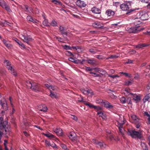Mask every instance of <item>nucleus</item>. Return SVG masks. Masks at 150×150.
<instances>
[{"mask_svg": "<svg viewBox=\"0 0 150 150\" xmlns=\"http://www.w3.org/2000/svg\"><path fill=\"white\" fill-rule=\"evenodd\" d=\"M52 2L56 4H61V3L59 1L57 0H52Z\"/></svg>", "mask_w": 150, "mask_h": 150, "instance_id": "09e8293b", "label": "nucleus"}, {"mask_svg": "<svg viewBox=\"0 0 150 150\" xmlns=\"http://www.w3.org/2000/svg\"><path fill=\"white\" fill-rule=\"evenodd\" d=\"M127 134L133 138L141 137V135L140 132L131 129H128Z\"/></svg>", "mask_w": 150, "mask_h": 150, "instance_id": "0eeeda50", "label": "nucleus"}, {"mask_svg": "<svg viewBox=\"0 0 150 150\" xmlns=\"http://www.w3.org/2000/svg\"><path fill=\"white\" fill-rule=\"evenodd\" d=\"M96 102L97 103L100 104V103H103V101L101 99H96Z\"/></svg>", "mask_w": 150, "mask_h": 150, "instance_id": "de8ad7c7", "label": "nucleus"}, {"mask_svg": "<svg viewBox=\"0 0 150 150\" xmlns=\"http://www.w3.org/2000/svg\"><path fill=\"white\" fill-rule=\"evenodd\" d=\"M92 142L93 143L95 144H97L98 141L96 140L95 139H92Z\"/></svg>", "mask_w": 150, "mask_h": 150, "instance_id": "0e129e2a", "label": "nucleus"}, {"mask_svg": "<svg viewBox=\"0 0 150 150\" xmlns=\"http://www.w3.org/2000/svg\"><path fill=\"white\" fill-rule=\"evenodd\" d=\"M45 144L48 146H50V143L49 141L47 140H45Z\"/></svg>", "mask_w": 150, "mask_h": 150, "instance_id": "13d9d810", "label": "nucleus"}, {"mask_svg": "<svg viewBox=\"0 0 150 150\" xmlns=\"http://www.w3.org/2000/svg\"><path fill=\"white\" fill-rule=\"evenodd\" d=\"M12 110H10V115H12L15 112V109L14 108V106H13V107H11Z\"/></svg>", "mask_w": 150, "mask_h": 150, "instance_id": "a18cd8bd", "label": "nucleus"}, {"mask_svg": "<svg viewBox=\"0 0 150 150\" xmlns=\"http://www.w3.org/2000/svg\"><path fill=\"white\" fill-rule=\"evenodd\" d=\"M148 16L147 15V14H144V15H142L141 16V18L143 20H146L147 19V18H144V16Z\"/></svg>", "mask_w": 150, "mask_h": 150, "instance_id": "864d4df0", "label": "nucleus"}, {"mask_svg": "<svg viewBox=\"0 0 150 150\" xmlns=\"http://www.w3.org/2000/svg\"><path fill=\"white\" fill-rule=\"evenodd\" d=\"M72 133H70L68 136L69 138L72 141L75 139V137L73 136L74 134Z\"/></svg>", "mask_w": 150, "mask_h": 150, "instance_id": "f704fd0d", "label": "nucleus"}, {"mask_svg": "<svg viewBox=\"0 0 150 150\" xmlns=\"http://www.w3.org/2000/svg\"><path fill=\"white\" fill-rule=\"evenodd\" d=\"M141 23V20L138 18H135L133 21L134 25L136 26H137L138 25L140 24Z\"/></svg>", "mask_w": 150, "mask_h": 150, "instance_id": "b1692460", "label": "nucleus"}, {"mask_svg": "<svg viewBox=\"0 0 150 150\" xmlns=\"http://www.w3.org/2000/svg\"><path fill=\"white\" fill-rule=\"evenodd\" d=\"M131 117L134 120V123L137 122V121L140 120L135 115L133 114L131 115Z\"/></svg>", "mask_w": 150, "mask_h": 150, "instance_id": "a878e982", "label": "nucleus"}, {"mask_svg": "<svg viewBox=\"0 0 150 150\" xmlns=\"http://www.w3.org/2000/svg\"><path fill=\"white\" fill-rule=\"evenodd\" d=\"M78 100L79 102H82L84 103H85V101H83V99L82 98H78Z\"/></svg>", "mask_w": 150, "mask_h": 150, "instance_id": "e2e57ef3", "label": "nucleus"}, {"mask_svg": "<svg viewBox=\"0 0 150 150\" xmlns=\"http://www.w3.org/2000/svg\"><path fill=\"white\" fill-rule=\"evenodd\" d=\"M143 101L144 103H146L147 101H150V93L147 94L144 96L143 99Z\"/></svg>", "mask_w": 150, "mask_h": 150, "instance_id": "4be33fe9", "label": "nucleus"}, {"mask_svg": "<svg viewBox=\"0 0 150 150\" xmlns=\"http://www.w3.org/2000/svg\"><path fill=\"white\" fill-rule=\"evenodd\" d=\"M96 145L97 146H99L101 148H104L106 146L103 143L100 142H98Z\"/></svg>", "mask_w": 150, "mask_h": 150, "instance_id": "473e14b6", "label": "nucleus"}, {"mask_svg": "<svg viewBox=\"0 0 150 150\" xmlns=\"http://www.w3.org/2000/svg\"><path fill=\"white\" fill-rule=\"evenodd\" d=\"M87 62L88 64H89L91 65L95 64L96 63V61L95 59H88L87 60Z\"/></svg>", "mask_w": 150, "mask_h": 150, "instance_id": "5701e85b", "label": "nucleus"}, {"mask_svg": "<svg viewBox=\"0 0 150 150\" xmlns=\"http://www.w3.org/2000/svg\"><path fill=\"white\" fill-rule=\"evenodd\" d=\"M60 146L64 150H68L66 146L63 144H60Z\"/></svg>", "mask_w": 150, "mask_h": 150, "instance_id": "79ce46f5", "label": "nucleus"}, {"mask_svg": "<svg viewBox=\"0 0 150 150\" xmlns=\"http://www.w3.org/2000/svg\"><path fill=\"white\" fill-rule=\"evenodd\" d=\"M120 102L123 104L126 103L127 100L124 97H122L120 98Z\"/></svg>", "mask_w": 150, "mask_h": 150, "instance_id": "c9c22d12", "label": "nucleus"}, {"mask_svg": "<svg viewBox=\"0 0 150 150\" xmlns=\"http://www.w3.org/2000/svg\"><path fill=\"white\" fill-rule=\"evenodd\" d=\"M45 87L50 91V96L52 98H57V96L56 93L52 92V91H57V87L56 86H52L47 83L45 84Z\"/></svg>", "mask_w": 150, "mask_h": 150, "instance_id": "39448f33", "label": "nucleus"}, {"mask_svg": "<svg viewBox=\"0 0 150 150\" xmlns=\"http://www.w3.org/2000/svg\"><path fill=\"white\" fill-rule=\"evenodd\" d=\"M3 42L4 43V44L7 47L9 48L11 47V45L10 44L8 43L7 41L4 40L3 39L2 40Z\"/></svg>", "mask_w": 150, "mask_h": 150, "instance_id": "c85d7f7f", "label": "nucleus"}, {"mask_svg": "<svg viewBox=\"0 0 150 150\" xmlns=\"http://www.w3.org/2000/svg\"><path fill=\"white\" fill-rule=\"evenodd\" d=\"M84 104H85L86 105L88 106L89 107H90L91 108H93L94 106L92 104L90 103H86V102H85V103H84Z\"/></svg>", "mask_w": 150, "mask_h": 150, "instance_id": "ea45409f", "label": "nucleus"}, {"mask_svg": "<svg viewBox=\"0 0 150 150\" xmlns=\"http://www.w3.org/2000/svg\"><path fill=\"white\" fill-rule=\"evenodd\" d=\"M59 30L62 34L67 35V32L64 31V27L60 26L59 27Z\"/></svg>", "mask_w": 150, "mask_h": 150, "instance_id": "bb28decb", "label": "nucleus"}, {"mask_svg": "<svg viewBox=\"0 0 150 150\" xmlns=\"http://www.w3.org/2000/svg\"><path fill=\"white\" fill-rule=\"evenodd\" d=\"M141 145L144 150H148L147 146L144 143L142 142Z\"/></svg>", "mask_w": 150, "mask_h": 150, "instance_id": "7c9ffc66", "label": "nucleus"}, {"mask_svg": "<svg viewBox=\"0 0 150 150\" xmlns=\"http://www.w3.org/2000/svg\"><path fill=\"white\" fill-rule=\"evenodd\" d=\"M63 47L65 50H71V47L67 45L63 46Z\"/></svg>", "mask_w": 150, "mask_h": 150, "instance_id": "37998d69", "label": "nucleus"}, {"mask_svg": "<svg viewBox=\"0 0 150 150\" xmlns=\"http://www.w3.org/2000/svg\"><path fill=\"white\" fill-rule=\"evenodd\" d=\"M133 98L136 102L139 101L141 100L140 96L139 95H137L136 94H132Z\"/></svg>", "mask_w": 150, "mask_h": 150, "instance_id": "dca6fc26", "label": "nucleus"}, {"mask_svg": "<svg viewBox=\"0 0 150 150\" xmlns=\"http://www.w3.org/2000/svg\"><path fill=\"white\" fill-rule=\"evenodd\" d=\"M14 40L19 45L20 44H21V43L22 42L21 41H19V40L17 39L16 38H15L14 39Z\"/></svg>", "mask_w": 150, "mask_h": 150, "instance_id": "4d7b16f0", "label": "nucleus"}, {"mask_svg": "<svg viewBox=\"0 0 150 150\" xmlns=\"http://www.w3.org/2000/svg\"><path fill=\"white\" fill-rule=\"evenodd\" d=\"M135 123V127L137 128H139L141 124V122L139 121H137V122Z\"/></svg>", "mask_w": 150, "mask_h": 150, "instance_id": "4c0bfd02", "label": "nucleus"}, {"mask_svg": "<svg viewBox=\"0 0 150 150\" xmlns=\"http://www.w3.org/2000/svg\"><path fill=\"white\" fill-rule=\"evenodd\" d=\"M0 132L6 137H8L10 136L11 130L9 127H8L7 122L4 121L3 118L0 117Z\"/></svg>", "mask_w": 150, "mask_h": 150, "instance_id": "f257e3e1", "label": "nucleus"}, {"mask_svg": "<svg viewBox=\"0 0 150 150\" xmlns=\"http://www.w3.org/2000/svg\"><path fill=\"white\" fill-rule=\"evenodd\" d=\"M125 123V120L123 117L121 119L117 121L115 124L118 128L120 134L122 135H124L125 133V131L123 125Z\"/></svg>", "mask_w": 150, "mask_h": 150, "instance_id": "f03ea898", "label": "nucleus"}, {"mask_svg": "<svg viewBox=\"0 0 150 150\" xmlns=\"http://www.w3.org/2000/svg\"><path fill=\"white\" fill-rule=\"evenodd\" d=\"M54 131L58 136H61L62 134V130L60 128L56 129Z\"/></svg>", "mask_w": 150, "mask_h": 150, "instance_id": "412c9836", "label": "nucleus"}, {"mask_svg": "<svg viewBox=\"0 0 150 150\" xmlns=\"http://www.w3.org/2000/svg\"><path fill=\"white\" fill-rule=\"evenodd\" d=\"M20 38L23 40V41L27 43L28 44H29V42H30L32 41V39L30 37V36L27 35L26 36L25 35H24L23 34H21L20 35Z\"/></svg>", "mask_w": 150, "mask_h": 150, "instance_id": "1a4fd4ad", "label": "nucleus"}, {"mask_svg": "<svg viewBox=\"0 0 150 150\" xmlns=\"http://www.w3.org/2000/svg\"><path fill=\"white\" fill-rule=\"evenodd\" d=\"M91 11L96 14H100L101 13V11L99 8L94 7L92 8L91 9Z\"/></svg>", "mask_w": 150, "mask_h": 150, "instance_id": "a211bd4d", "label": "nucleus"}, {"mask_svg": "<svg viewBox=\"0 0 150 150\" xmlns=\"http://www.w3.org/2000/svg\"><path fill=\"white\" fill-rule=\"evenodd\" d=\"M69 61L73 62L75 63H77V60L73 58L72 57H70L69 58Z\"/></svg>", "mask_w": 150, "mask_h": 150, "instance_id": "c03bdc74", "label": "nucleus"}, {"mask_svg": "<svg viewBox=\"0 0 150 150\" xmlns=\"http://www.w3.org/2000/svg\"><path fill=\"white\" fill-rule=\"evenodd\" d=\"M27 20L28 21H31L33 23H37L38 21L36 19L33 18L30 16H27L26 18Z\"/></svg>", "mask_w": 150, "mask_h": 150, "instance_id": "aec40b11", "label": "nucleus"}, {"mask_svg": "<svg viewBox=\"0 0 150 150\" xmlns=\"http://www.w3.org/2000/svg\"><path fill=\"white\" fill-rule=\"evenodd\" d=\"M81 91L85 95L88 94L89 93L91 95H93V92L91 90L88 89H83L81 90Z\"/></svg>", "mask_w": 150, "mask_h": 150, "instance_id": "2eb2a0df", "label": "nucleus"}, {"mask_svg": "<svg viewBox=\"0 0 150 150\" xmlns=\"http://www.w3.org/2000/svg\"><path fill=\"white\" fill-rule=\"evenodd\" d=\"M89 51L93 53V54H95L96 53V50H94L93 49H91L89 50Z\"/></svg>", "mask_w": 150, "mask_h": 150, "instance_id": "6e6d98bb", "label": "nucleus"}, {"mask_svg": "<svg viewBox=\"0 0 150 150\" xmlns=\"http://www.w3.org/2000/svg\"><path fill=\"white\" fill-rule=\"evenodd\" d=\"M108 75L109 77H111L112 79H114L116 77H119V76H118V75H111L110 74H108Z\"/></svg>", "mask_w": 150, "mask_h": 150, "instance_id": "3c124183", "label": "nucleus"}, {"mask_svg": "<svg viewBox=\"0 0 150 150\" xmlns=\"http://www.w3.org/2000/svg\"><path fill=\"white\" fill-rule=\"evenodd\" d=\"M124 93L125 94H126L127 95H129L130 94L132 95V93H131L130 90L128 88H125Z\"/></svg>", "mask_w": 150, "mask_h": 150, "instance_id": "cd10ccee", "label": "nucleus"}, {"mask_svg": "<svg viewBox=\"0 0 150 150\" xmlns=\"http://www.w3.org/2000/svg\"><path fill=\"white\" fill-rule=\"evenodd\" d=\"M95 57L99 59H102L104 58L103 57L100 55H98L95 56Z\"/></svg>", "mask_w": 150, "mask_h": 150, "instance_id": "5fc2aeb1", "label": "nucleus"}, {"mask_svg": "<svg viewBox=\"0 0 150 150\" xmlns=\"http://www.w3.org/2000/svg\"><path fill=\"white\" fill-rule=\"evenodd\" d=\"M0 6L8 12H10L11 11L10 7L6 4L4 0H0Z\"/></svg>", "mask_w": 150, "mask_h": 150, "instance_id": "9d476101", "label": "nucleus"}, {"mask_svg": "<svg viewBox=\"0 0 150 150\" xmlns=\"http://www.w3.org/2000/svg\"><path fill=\"white\" fill-rule=\"evenodd\" d=\"M97 114L99 115L100 116L102 117L103 114V113L102 112L99 111L98 112Z\"/></svg>", "mask_w": 150, "mask_h": 150, "instance_id": "680f3d73", "label": "nucleus"}, {"mask_svg": "<svg viewBox=\"0 0 150 150\" xmlns=\"http://www.w3.org/2000/svg\"><path fill=\"white\" fill-rule=\"evenodd\" d=\"M103 104L104 105L105 107L107 109H112L113 106L110 103L107 101L103 102Z\"/></svg>", "mask_w": 150, "mask_h": 150, "instance_id": "4468645a", "label": "nucleus"}, {"mask_svg": "<svg viewBox=\"0 0 150 150\" xmlns=\"http://www.w3.org/2000/svg\"><path fill=\"white\" fill-rule=\"evenodd\" d=\"M92 25L93 27L96 28H100L102 26L100 23L98 22L93 23Z\"/></svg>", "mask_w": 150, "mask_h": 150, "instance_id": "393cba45", "label": "nucleus"}, {"mask_svg": "<svg viewBox=\"0 0 150 150\" xmlns=\"http://www.w3.org/2000/svg\"><path fill=\"white\" fill-rule=\"evenodd\" d=\"M43 24L45 26H49L50 25V23H48L47 20V19H45L43 21Z\"/></svg>", "mask_w": 150, "mask_h": 150, "instance_id": "72a5a7b5", "label": "nucleus"}, {"mask_svg": "<svg viewBox=\"0 0 150 150\" xmlns=\"http://www.w3.org/2000/svg\"><path fill=\"white\" fill-rule=\"evenodd\" d=\"M0 104L2 108L5 110H7L8 109V106L7 101L6 99H4L0 100Z\"/></svg>", "mask_w": 150, "mask_h": 150, "instance_id": "9b49d317", "label": "nucleus"}, {"mask_svg": "<svg viewBox=\"0 0 150 150\" xmlns=\"http://www.w3.org/2000/svg\"><path fill=\"white\" fill-rule=\"evenodd\" d=\"M57 39L59 42H62L63 39L60 37H56Z\"/></svg>", "mask_w": 150, "mask_h": 150, "instance_id": "052dcab7", "label": "nucleus"}, {"mask_svg": "<svg viewBox=\"0 0 150 150\" xmlns=\"http://www.w3.org/2000/svg\"><path fill=\"white\" fill-rule=\"evenodd\" d=\"M106 137L108 139H109L111 140L114 139V137L113 135L110 134L107 135Z\"/></svg>", "mask_w": 150, "mask_h": 150, "instance_id": "e433bc0d", "label": "nucleus"}, {"mask_svg": "<svg viewBox=\"0 0 150 150\" xmlns=\"http://www.w3.org/2000/svg\"><path fill=\"white\" fill-rule=\"evenodd\" d=\"M76 5L80 8L86 6V4L83 1L81 0H77L76 2Z\"/></svg>", "mask_w": 150, "mask_h": 150, "instance_id": "f8f14e48", "label": "nucleus"}, {"mask_svg": "<svg viewBox=\"0 0 150 150\" xmlns=\"http://www.w3.org/2000/svg\"><path fill=\"white\" fill-rule=\"evenodd\" d=\"M90 74H92L93 75H92L94 77H99V74H97L93 72H91L89 73Z\"/></svg>", "mask_w": 150, "mask_h": 150, "instance_id": "8fccbe9b", "label": "nucleus"}, {"mask_svg": "<svg viewBox=\"0 0 150 150\" xmlns=\"http://www.w3.org/2000/svg\"><path fill=\"white\" fill-rule=\"evenodd\" d=\"M135 47L137 48H142V44H139L137 45H136Z\"/></svg>", "mask_w": 150, "mask_h": 150, "instance_id": "338daca9", "label": "nucleus"}, {"mask_svg": "<svg viewBox=\"0 0 150 150\" xmlns=\"http://www.w3.org/2000/svg\"><path fill=\"white\" fill-rule=\"evenodd\" d=\"M39 109L40 111L45 112L47 111V108L45 105H40Z\"/></svg>", "mask_w": 150, "mask_h": 150, "instance_id": "6ab92c4d", "label": "nucleus"}, {"mask_svg": "<svg viewBox=\"0 0 150 150\" xmlns=\"http://www.w3.org/2000/svg\"><path fill=\"white\" fill-rule=\"evenodd\" d=\"M144 116L148 117L149 118L150 117V115L148 114V112H144Z\"/></svg>", "mask_w": 150, "mask_h": 150, "instance_id": "bf43d9fd", "label": "nucleus"}, {"mask_svg": "<svg viewBox=\"0 0 150 150\" xmlns=\"http://www.w3.org/2000/svg\"><path fill=\"white\" fill-rule=\"evenodd\" d=\"M84 69L87 71H91L93 69H96V68L93 69L91 68L90 67H86L84 68Z\"/></svg>", "mask_w": 150, "mask_h": 150, "instance_id": "58836bf2", "label": "nucleus"}, {"mask_svg": "<svg viewBox=\"0 0 150 150\" xmlns=\"http://www.w3.org/2000/svg\"><path fill=\"white\" fill-rule=\"evenodd\" d=\"M139 26L137 27H133L131 28L128 27L126 30L128 31L129 33H136L144 29V28H139Z\"/></svg>", "mask_w": 150, "mask_h": 150, "instance_id": "6e6552de", "label": "nucleus"}, {"mask_svg": "<svg viewBox=\"0 0 150 150\" xmlns=\"http://www.w3.org/2000/svg\"><path fill=\"white\" fill-rule=\"evenodd\" d=\"M133 81V80L130 79L129 80L126 81L125 82V85L126 86H129L131 84Z\"/></svg>", "mask_w": 150, "mask_h": 150, "instance_id": "2f4dec72", "label": "nucleus"}, {"mask_svg": "<svg viewBox=\"0 0 150 150\" xmlns=\"http://www.w3.org/2000/svg\"><path fill=\"white\" fill-rule=\"evenodd\" d=\"M4 63L7 69L9 70H10V71L11 73L13 74L14 76H16L17 74L15 70H14V69L11 66V62L7 60H5Z\"/></svg>", "mask_w": 150, "mask_h": 150, "instance_id": "423d86ee", "label": "nucleus"}, {"mask_svg": "<svg viewBox=\"0 0 150 150\" xmlns=\"http://www.w3.org/2000/svg\"><path fill=\"white\" fill-rule=\"evenodd\" d=\"M57 21L54 20H52L50 23V25H52L53 26H57Z\"/></svg>", "mask_w": 150, "mask_h": 150, "instance_id": "c756f323", "label": "nucleus"}, {"mask_svg": "<svg viewBox=\"0 0 150 150\" xmlns=\"http://www.w3.org/2000/svg\"><path fill=\"white\" fill-rule=\"evenodd\" d=\"M26 85L34 91H39L41 90L40 85L36 83L33 82L32 83L30 81H27L26 82Z\"/></svg>", "mask_w": 150, "mask_h": 150, "instance_id": "20e7f679", "label": "nucleus"}, {"mask_svg": "<svg viewBox=\"0 0 150 150\" xmlns=\"http://www.w3.org/2000/svg\"><path fill=\"white\" fill-rule=\"evenodd\" d=\"M9 100L10 104V105H11V107H13V106H14V105L12 102V98L11 97H9Z\"/></svg>", "mask_w": 150, "mask_h": 150, "instance_id": "49530a36", "label": "nucleus"}, {"mask_svg": "<svg viewBox=\"0 0 150 150\" xmlns=\"http://www.w3.org/2000/svg\"><path fill=\"white\" fill-rule=\"evenodd\" d=\"M106 14L108 16H112L115 14V12L111 9H108L106 12Z\"/></svg>", "mask_w": 150, "mask_h": 150, "instance_id": "f3484780", "label": "nucleus"}, {"mask_svg": "<svg viewBox=\"0 0 150 150\" xmlns=\"http://www.w3.org/2000/svg\"><path fill=\"white\" fill-rule=\"evenodd\" d=\"M113 5L116 6V7L120 5V4L119 2H117L113 4Z\"/></svg>", "mask_w": 150, "mask_h": 150, "instance_id": "69168bd1", "label": "nucleus"}, {"mask_svg": "<svg viewBox=\"0 0 150 150\" xmlns=\"http://www.w3.org/2000/svg\"><path fill=\"white\" fill-rule=\"evenodd\" d=\"M118 57V56L116 55H110V57L111 58V59H114L117 58Z\"/></svg>", "mask_w": 150, "mask_h": 150, "instance_id": "603ef678", "label": "nucleus"}, {"mask_svg": "<svg viewBox=\"0 0 150 150\" xmlns=\"http://www.w3.org/2000/svg\"><path fill=\"white\" fill-rule=\"evenodd\" d=\"M131 3L129 2H128L122 4L120 5V8L123 11H127L126 13L127 14L131 13L132 12L135 10V9H129L131 8Z\"/></svg>", "mask_w": 150, "mask_h": 150, "instance_id": "7ed1b4c3", "label": "nucleus"}, {"mask_svg": "<svg viewBox=\"0 0 150 150\" xmlns=\"http://www.w3.org/2000/svg\"><path fill=\"white\" fill-rule=\"evenodd\" d=\"M42 134L45 136L49 138L50 139H52L53 140H56L57 138L55 137L54 135L52 134L51 133L47 132L46 133H42Z\"/></svg>", "mask_w": 150, "mask_h": 150, "instance_id": "ddd939ff", "label": "nucleus"}, {"mask_svg": "<svg viewBox=\"0 0 150 150\" xmlns=\"http://www.w3.org/2000/svg\"><path fill=\"white\" fill-rule=\"evenodd\" d=\"M67 52L68 53V54L70 56H73V54L70 51H67Z\"/></svg>", "mask_w": 150, "mask_h": 150, "instance_id": "774afa93", "label": "nucleus"}, {"mask_svg": "<svg viewBox=\"0 0 150 150\" xmlns=\"http://www.w3.org/2000/svg\"><path fill=\"white\" fill-rule=\"evenodd\" d=\"M93 108H94L95 110H96V111H98L99 110H101L102 109L101 107L99 106H94Z\"/></svg>", "mask_w": 150, "mask_h": 150, "instance_id": "a19ab883", "label": "nucleus"}]
</instances>
